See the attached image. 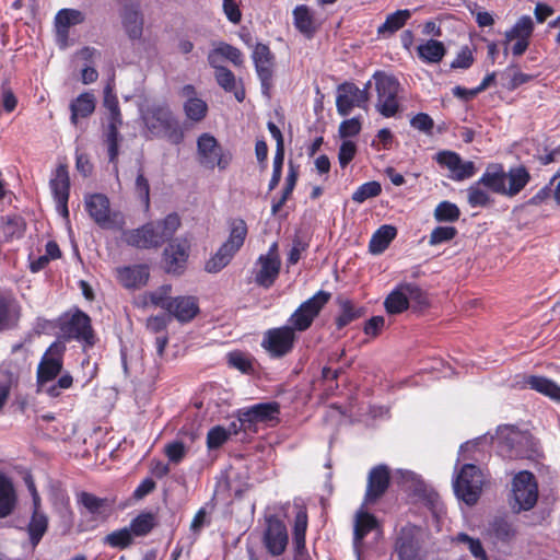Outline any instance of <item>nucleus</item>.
I'll return each instance as SVG.
<instances>
[{
  "mask_svg": "<svg viewBox=\"0 0 560 560\" xmlns=\"http://www.w3.org/2000/svg\"><path fill=\"white\" fill-rule=\"evenodd\" d=\"M530 179V173L524 165L513 166L505 171L503 164L491 163L486 167L477 184L468 188V203L474 208L488 207L493 203V198L479 185L494 194L513 198L529 184Z\"/></svg>",
  "mask_w": 560,
  "mask_h": 560,
  "instance_id": "nucleus-1",
  "label": "nucleus"
},
{
  "mask_svg": "<svg viewBox=\"0 0 560 560\" xmlns=\"http://www.w3.org/2000/svg\"><path fill=\"white\" fill-rule=\"evenodd\" d=\"M495 441L499 455L505 459L535 460L542 454L539 440L528 430H521L513 424L499 425Z\"/></svg>",
  "mask_w": 560,
  "mask_h": 560,
  "instance_id": "nucleus-2",
  "label": "nucleus"
},
{
  "mask_svg": "<svg viewBox=\"0 0 560 560\" xmlns=\"http://www.w3.org/2000/svg\"><path fill=\"white\" fill-rule=\"evenodd\" d=\"M145 128L155 137H165L173 144L184 141V130L167 104H153L142 114Z\"/></svg>",
  "mask_w": 560,
  "mask_h": 560,
  "instance_id": "nucleus-3",
  "label": "nucleus"
},
{
  "mask_svg": "<svg viewBox=\"0 0 560 560\" xmlns=\"http://www.w3.org/2000/svg\"><path fill=\"white\" fill-rule=\"evenodd\" d=\"M376 91V110L385 118L395 117L400 112V83L394 75L376 72L373 75Z\"/></svg>",
  "mask_w": 560,
  "mask_h": 560,
  "instance_id": "nucleus-4",
  "label": "nucleus"
},
{
  "mask_svg": "<svg viewBox=\"0 0 560 560\" xmlns=\"http://www.w3.org/2000/svg\"><path fill=\"white\" fill-rule=\"evenodd\" d=\"M59 330L63 341L75 340L85 348H91L96 342L91 318L80 308H75L69 317L60 319Z\"/></svg>",
  "mask_w": 560,
  "mask_h": 560,
  "instance_id": "nucleus-5",
  "label": "nucleus"
},
{
  "mask_svg": "<svg viewBox=\"0 0 560 560\" xmlns=\"http://www.w3.org/2000/svg\"><path fill=\"white\" fill-rule=\"evenodd\" d=\"M483 474L474 464H464L456 475L453 488L456 497L467 505H475L482 492Z\"/></svg>",
  "mask_w": 560,
  "mask_h": 560,
  "instance_id": "nucleus-6",
  "label": "nucleus"
},
{
  "mask_svg": "<svg viewBox=\"0 0 560 560\" xmlns=\"http://www.w3.org/2000/svg\"><path fill=\"white\" fill-rule=\"evenodd\" d=\"M331 293L319 290L313 296L304 301L288 318V327L293 328L296 334L306 331L313 325L315 318L320 314L325 305L330 301Z\"/></svg>",
  "mask_w": 560,
  "mask_h": 560,
  "instance_id": "nucleus-7",
  "label": "nucleus"
},
{
  "mask_svg": "<svg viewBox=\"0 0 560 560\" xmlns=\"http://www.w3.org/2000/svg\"><path fill=\"white\" fill-rule=\"evenodd\" d=\"M197 161L205 168L223 171L230 165L232 154L223 150L213 135L203 132L197 138Z\"/></svg>",
  "mask_w": 560,
  "mask_h": 560,
  "instance_id": "nucleus-8",
  "label": "nucleus"
},
{
  "mask_svg": "<svg viewBox=\"0 0 560 560\" xmlns=\"http://www.w3.org/2000/svg\"><path fill=\"white\" fill-rule=\"evenodd\" d=\"M512 497L515 512L532 510L538 500V483L529 470L517 472L512 480Z\"/></svg>",
  "mask_w": 560,
  "mask_h": 560,
  "instance_id": "nucleus-9",
  "label": "nucleus"
},
{
  "mask_svg": "<svg viewBox=\"0 0 560 560\" xmlns=\"http://www.w3.org/2000/svg\"><path fill=\"white\" fill-rule=\"evenodd\" d=\"M298 341L293 328L287 325L267 329L262 335L261 348L271 359H282L289 355Z\"/></svg>",
  "mask_w": 560,
  "mask_h": 560,
  "instance_id": "nucleus-10",
  "label": "nucleus"
},
{
  "mask_svg": "<svg viewBox=\"0 0 560 560\" xmlns=\"http://www.w3.org/2000/svg\"><path fill=\"white\" fill-rule=\"evenodd\" d=\"M66 346L62 341L52 342L44 352L36 371V384L44 388L62 371Z\"/></svg>",
  "mask_w": 560,
  "mask_h": 560,
  "instance_id": "nucleus-11",
  "label": "nucleus"
},
{
  "mask_svg": "<svg viewBox=\"0 0 560 560\" xmlns=\"http://www.w3.org/2000/svg\"><path fill=\"white\" fill-rule=\"evenodd\" d=\"M281 406L278 401L258 402L249 407L238 409V418L247 423L249 432L256 433L258 423H267L275 427L280 422Z\"/></svg>",
  "mask_w": 560,
  "mask_h": 560,
  "instance_id": "nucleus-12",
  "label": "nucleus"
},
{
  "mask_svg": "<svg viewBox=\"0 0 560 560\" xmlns=\"http://www.w3.org/2000/svg\"><path fill=\"white\" fill-rule=\"evenodd\" d=\"M252 59L260 81L261 94L270 98L273 89L275 55L271 52L268 45L257 43L254 47Z\"/></svg>",
  "mask_w": 560,
  "mask_h": 560,
  "instance_id": "nucleus-13",
  "label": "nucleus"
},
{
  "mask_svg": "<svg viewBox=\"0 0 560 560\" xmlns=\"http://www.w3.org/2000/svg\"><path fill=\"white\" fill-rule=\"evenodd\" d=\"M190 253V243L187 238L171 241L163 250L164 269L167 273L180 276L186 270Z\"/></svg>",
  "mask_w": 560,
  "mask_h": 560,
  "instance_id": "nucleus-14",
  "label": "nucleus"
},
{
  "mask_svg": "<svg viewBox=\"0 0 560 560\" xmlns=\"http://www.w3.org/2000/svg\"><path fill=\"white\" fill-rule=\"evenodd\" d=\"M420 535L421 528L410 523L399 529L395 539V551L399 560H418Z\"/></svg>",
  "mask_w": 560,
  "mask_h": 560,
  "instance_id": "nucleus-15",
  "label": "nucleus"
},
{
  "mask_svg": "<svg viewBox=\"0 0 560 560\" xmlns=\"http://www.w3.org/2000/svg\"><path fill=\"white\" fill-rule=\"evenodd\" d=\"M259 269L255 272V283L261 288H271L280 272L281 260L277 254V244H272L266 255H260L257 259Z\"/></svg>",
  "mask_w": 560,
  "mask_h": 560,
  "instance_id": "nucleus-16",
  "label": "nucleus"
},
{
  "mask_svg": "<svg viewBox=\"0 0 560 560\" xmlns=\"http://www.w3.org/2000/svg\"><path fill=\"white\" fill-rule=\"evenodd\" d=\"M369 101L366 90H360L354 83H342L338 88L336 106L339 115L348 116L353 107L365 108Z\"/></svg>",
  "mask_w": 560,
  "mask_h": 560,
  "instance_id": "nucleus-17",
  "label": "nucleus"
},
{
  "mask_svg": "<svg viewBox=\"0 0 560 560\" xmlns=\"http://www.w3.org/2000/svg\"><path fill=\"white\" fill-rule=\"evenodd\" d=\"M154 222L143 224L138 229L125 231L124 242L139 249L158 248L162 245V236L158 234Z\"/></svg>",
  "mask_w": 560,
  "mask_h": 560,
  "instance_id": "nucleus-18",
  "label": "nucleus"
},
{
  "mask_svg": "<svg viewBox=\"0 0 560 560\" xmlns=\"http://www.w3.org/2000/svg\"><path fill=\"white\" fill-rule=\"evenodd\" d=\"M84 207L90 218L100 228L109 229L113 226L110 202L106 195L100 192L85 195Z\"/></svg>",
  "mask_w": 560,
  "mask_h": 560,
  "instance_id": "nucleus-19",
  "label": "nucleus"
},
{
  "mask_svg": "<svg viewBox=\"0 0 560 560\" xmlns=\"http://www.w3.org/2000/svg\"><path fill=\"white\" fill-rule=\"evenodd\" d=\"M264 545L271 556H280L288 545V530L285 524L277 516L267 518L264 533Z\"/></svg>",
  "mask_w": 560,
  "mask_h": 560,
  "instance_id": "nucleus-20",
  "label": "nucleus"
},
{
  "mask_svg": "<svg viewBox=\"0 0 560 560\" xmlns=\"http://www.w3.org/2000/svg\"><path fill=\"white\" fill-rule=\"evenodd\" d=\"M390 485V470L384 465L374 466L368 475V485L364 500L366 503H374L380 500Z\"/></svg>",
  "mask_w": 560,
  "mask_h": 560,
  "instance_id": "nucleus-21",
  "label": "nucleus"
},
{
  "mask_svg": "<svg viewBox=\"0 0 560 560\" xmlns=\"http://www.w3.org/2000/svg\"><path fill=\"white\" fill-rule=\"evenodd\" d=\"M180 95L185 97L183 110L187 120L198 124L208 115L209 107L206 101L197 96L196 88L192 84H186L180 89Z\"/></svg>",
  "mask_w": 560,
  "mask_h": 560,
  "instance_id": "nucleus-22",
  "label": "nucleus"
},
{
  "mask_svg": "<svg viewBox=\"0 0 560 560\" xmlns=\"http://www.w3.org/2000/svg\"><path fill=\"white\" fill-rule=\"evenodd\" d=\"M117 281L128 290L144 287L150 278V268L145 264L124 266L116 268Z\"/></svg>",
  "mask_w": 560,
  "mask_h": 560,
  "instance_id": "nucleus-23",
  "label": "nucleus"
},
{
  "mask_svg": "<svg viewBox=\"0 0 560 560\" xmlns=\"http://www.w3.org/2000/svg\"><path fill=\"white\" fill-rule=\"evenodd\" d=\"M77 503L82 506L86 513L91 514L94 520L105 521L113 512L114 502L107 498H100L95 494L81 491L77 494Z\"/></svg>",
  "mask_w": 560,
  "mask_h": 560,
  "instance_id": "nucleus-24",
  "label": "nucleus"
},
{
  "mask_svg": "<svg viewBox=\"0 0 560 560\" xmlns=\"http://www.w3.org/2000/svg\"><path fill=\"white\" fill-rule=\"evenodd\" d=\"M31 490L33 493V513L31 521L27 525V533L33 546L38 545L48 528V517L40 511V498L32 485Z\"/></svg>",
  "mask_w": 560,
  "mask_h": 560,
  "instance_id": "nucleus-25",
  "label": "nucleus"
},
{
  "mask_svg": "<svg viewBox=\"0 0 560 560\" xmlns=\"http://www.w3.org/2000/svg\"><path fill=\"white\" fill-rule=\"evenodd\" d=\"M120 16L122 27L129 39H140L143 34L144 24L143 15L140 10V4L137 2L125 4Z\"/></svg>",
  "mask_w": 560,
  "mask_h": 560,
  "instance_id": "nucleus-26",
  "label": "nucleus"
},
{
  "mask_svg": "<svg viewBox=\"0 0 560 560\" xmlns=\"http://www.w3.org/2000/svg\"><path fill=\"white\" fill-rule=\"evenodd\" d=\"M199 311L197 298L180 295L173 299L172 305L166 312L180 323H189L198 315Z\"/></svg>",
  "mask_w": 560,
  "mask_h": 560,
  "instance_id": "nucleus-27",
  "label": "nucleus"
},
{
  "mask_svg": "<svg viewBox=\"0 0 560 560\" xmlns=\"http://www.w3.org/2000/svg\"><path fill=\"white\" fill-rule=\"evenodd\" d=\"M20 319V306L10 293H0V332L14 328Z\"/></svg>",
  "mask_w": 560,
  "mask_h": 560,
  "instance_id": "nucleus-28",
  "label": "nucleus"
},
{
  "mask_svg": "<svg viewBox=\"0 0 560 560\" xmlns=\"http://www.w3.org/2000/svg\"><path fill=\"white\" fill-rule=\"evenodd\" d=\"M85 16L83 12L77 9H61L55 16L56 34L60 40L67 42L71 26L83 23Z\"/></svg>",
  "mask_w": 560,
  "mask_h": 560,
  "instance_id": "nucleus-29",
  "label": "nucleus"
},
{
  "mask_svg": "<svg viewBox=\"0 0 560 560\" xmlns=\"http://www.w3.org/2000/svg\"><path fill=\"white\" fill-rule=\"evenodd\" d=\"M336 302L339 306L340 313L335 318V325L339 330L361 318L365 313L364 307L357 305L349 298L339 295Z\"/></svg>",
  "mask_w": 560,
  "mask_h": 560,
  "instance_id": "nucleus-30",
  "label": "nucleus"
},
{
  "mask_svg": "<svg viewBox=\"0 0 560 560\" xmlns=\"http://www.w3.org/2000/svg\"><path fill=\"white\" fill-rule=\"evenodd\" d=\"M212 68L214 69V78L219 86L225 92H233L237 102H243L246 93L242 80H240V86L237 88L236 77L229 68L220 66V63Z\"/></svg>",
  "mask_w": 560,
  "mask_h": 560,
  "instance_id": "nucleus-31",
  "label": "nucleus"
},
{
  "mask_svg": "<svg viewBox=\"0 0 560 560\" xmlns=\"http://www.w3.org/2000/svg\"><path fill=\"white\" fill-rule=\"evenodd\" d=\"M25 230L26 222L20 214H7L0 218V236L3 242L21 238Z\"/></svg>",
  "mask_w": 560,
  "mask_h": 560,
  "instance_id": "nucleus-32",
  "label": "nucleus"
},
{
  "mask_svg": "<svg viewBox=\"0 0 560 560\" xmlns=\"http://www.w3.org/2000/svg\"><path fill=\"white\" fill-rule=\"evenodd\" d=\"M96 107V98L91 92H83L70 103V120L77 126L79 118L90 117Z\"/></svg>",
  "mask_w": 560,
  "mask_h": 560,
  "instance_id": "nucleus-33",
  "label": "nucleus"
},
{
  "mask_svg": "<svg viewBox=\"0 0 560 560\" xmlns=\"http://www.w3.org/2000/svg\"><path fill=\"white\" fill-rule=\"evenodd\" d=\"M222 58L230 60L236 67H242L244 63L243 52L226 43H220L218 47L210 50L208 54V62L211 67H217V63H219Z\"/></svg>",
  "mask_w": 560,
  "mask_h": 560,
  "instance_id": "nucleus-34",
  "label": "nucleus"
},
{
  "mask_svg": "<svg viewBox=\"0 0 560 560\" xmlns=\"http://www.w3.org/2000/svg\"><path fill=\"white\" fill-rule=\"evenodd\" d=\"M300 166L294 164L292 161L289 162L288 174L285 176L284 186L282 189L281 197L278 200H272L271 213L277 214L291 198L293 190L298 184L300 176Z\"/></svg>",
  "mask_w": 560,
  "mask_h": 560,
  "instance_id": "nucleus-35",
  "label": "nucleus"
},
{
  "mask_svg": "<svg viewBox=\"0 0 560 560\" xmlns=\"http://www.w3.org/2000/svg\"><path fill=\"white\" fill-rule=\"evenodd\" d=\"M397 235V229L394 225L384 224L380 226L371 236L369 242V252L373 255L384 253Z\"/></svg>",
  "mask_w": 560,
  "mask_h": 560,
  "instance_id": "nucleus-36",
  "label": "nucleus"
},
{
  "mask_svg": "<svg viewBox=\"0 0 560 560\" xmlns=\"http://www.w3.org/2000/svg\"><path fill=\"white\" fill-rule=\"evenodd\" d=\"M293 24L295 28L307 38H312L317 30L313 13L305 4H299L294 8Z\"/></svg>",
  "mask_w": 560,
  "mask_h": 560,
  "instance_id": "nucleus-37",
  "label": "nucleus"
},
{
  "mask_svg": "<svg viewBox=\"0 0 560 560\" xmlns=\"http://www.w3.org/2000/svg\"><path fill=\"white\" fill-rule=\"evenodd\" d=\"M49 185L55 200L69 199L70 177L67 165L57 166Z\"/></svg>",
  "mask_w": 560,
  "mask_h": 560,
  "instance_id": "nucleus-38",
  "label": "nucleus"
},
{
  "mask_svg": "<svg viewBox=\"0 0 560 560\" xmlns=\"http://www.w3.org/2000/svg\"><path fill=\"white\" fill-rule=\"evenodd\" d=\"M16 504V494L12 481L0 472V518L9 516Z\"/></svg>",
  "mask_w": 560,
  "mask_h": 560,
  "instance_id": "nucleus-39",
  "label": "nucleus"
},
{
  "mask_svg": "<svg viewBox=\"0 0 560 560\" xmlns=\"http://www.w3.org/2000/svg\"><path fill=\"white\" fill-rule=\"evenodd\" d=\"M525 383L530 389L560 402V386L555 381L545 376L530 375Z\"/></svg>",
  "mask_w": 560,
  "mask_h": 560,
  "instance_id": "nucleus-40",
  "label": "nucleus"
},
{
  "mask_svg": "<svg viewBox=\"0 0 560 560\" xmlns=\"http://www.w3.org/2000/svg\"><path fill=\"white\" fill-rule=\"evenodd\" d=\"M248 233L246 222L241 219H233L230 222V234L228 240L222 244L225 248L236 254L241 247L244 245Z\"/></svg>",
  "mask_w": 560,
  "mask_h": 560,
  "instance_id": "nucleus-41",
  "label": "nucleus"
},
{
  "mask_svg": "<svg viewBox=\"0 0 560 560\" xmlns=\"http://www.w3.org/2000/svg\"><path fill=\"white\" fill-rule=\"evenodd\" d=\"M411 18V12L407 9L397 10L386 16L385 22L377 27V35L388 37L402 28Z\"/></svg>",
  "mask_w": 560,
  "mask_h": 560,
  "instance_id": "nucleus-42",
  "label": "nucleus"
},
{
  "mask_svg": "<svg viewBox=\"0 0 560 560\" xmlns=\"http://www.w3.org/2000/svg\"><path fill=\"white\" fill-rule=\"evenodd\" d=\"M418 56L427 63H439L446 54L444 44L440 40L429 39L417 48Z\"/></svg>",
  "mask_w": 560,
  "mask_h": 560,
  "instance_id": "nucleus-43",
  "label": "nucleus"
},
{
  "mask_svg": "<svg viewBox=\"0 0 560 560\" xmlns=\"http://www.w3.org/2000/svg\"><path fill=\"white\" fill-rule=\"evenodd\" d=\"M384 307L390 315L401 314L409 308L407 293L402 289V284L394 289L385 299Z\"/></svg>",
  "mask_w": 560,
  "mask_h": 560,
  "instance_id": "nucleus-44",
  "label": "nucleus"
},
{
  "mask_svg": "<svg viewBox=\"0 0 560 560\" xmlns=\"http://www.w3.org/2000/svg\"><path fill=\"white\" fill-rule=\"evenodd\" d=\"M377 527V518L369 512H360L357 515L353 541L360 544L372 530Z\"/></svg>",
  "mask_w": 560,
  "mask_h": 560,
  "instance_id": "nucleus-45",
  "label": "nucleus"
},
{
  "mask_svg": "<svg viewBox=\"0 0 560 560\" xmlns=\"http://www.w3.org/2000/svg\"><path fill=\"white\" fill-rule=\"evenodd\" d=\"M534 32V22L529 15L521 16L511 30L505 32V44L514 39H530Z\"/></svg>",
  "mask_w": 560,
  "mask_h": 560,
  "instance_id": "nucleus-46",
  "label": "nucleus"
},
{
  "mask_svg": "<svg viewBox=\"0 0 560 560\" xmlns=\"http://www.w3.org/2000/svg\"><path fill=\"white\" fill-rule=\"evenodd\" d=\"M308 524L307 511L305 508H300L295 514L293 526V544L295 550L306 549L305 535Z\"/></svg>",
  "mask_w": 560,
  "mask_h": 560,
  "instance_id": "nucleus-47",
  "label": "nucleus"
},
{
  "mask_svg": "<svg viewBox=\"0 0 560 560\" xmlns=\"http://www.w3.org/2000/svg\"><path fill=\"white\" fill-rule=\"evenodd\" d=\"M156 526L154 514L151 512L140 513L130 522L129 530L132 536H147Z\"/></svg>",
  "mask_w": 560,
  "mask_h": 560,
  "instance_id": "nucleus-48",
  "label": "nucleus"
},
{
  "mask_svg": "<svg viewBox=\"0 0 560 560\" xmlns=\"http://www.w3.org/2000/svg\"><path fill=\"white\" fill-rule=\"evenodd\" d=\"M235 254L223 245L219 247L214 255H212L205 264V270L209 273H217L226 267Z\"/></svg>",
  "mask_w": 560,
  "mask_h": 560,
  "instance_id": "nucleus-49",
  "label": "nucleus"
},
{
  "mask_svg": "<svg viewBox=\"0 0 560 560\" xmlns=\"http://www.w3.org/2000/svg\"><path fill=\"white\" fill-rule=\"evenodd\" d=\"M103 542L112 548L124 550L132 545L133 537L128 527H124L107 534Z\"/></svg>",
  "mask_w": 560,
  "mask_h": 560,
  "instance_id": "nucleus-50",
  "label": "nucleus"
},
{
  "mask_svg": "<svg viewBox=\"0 0 560 560\" xmlns=\"http://www.w3.org/2000/svg\"><path fill=\"white\" fill-rule=\"evenodd\" d=\"M452 541L455 544L466 545L475 559L489 560L479 538H472L466 533H458L455 537L452 538Z\"/></svg>",
  "mask_w": 560,
  "mask_h": 560,
  "instance_id": "nucleus-51",
  "label": "nucleus"
},
{
  "mask_svg": "<svg viewBox=\"0 0 560 560\" xmlns=\"http://www.w3.org/2000/svg\"><path fill=\"white\" fill-rule=\"evenodd\" d=\"M158 234L162 236V244L172 238L180 226V219L177 213H170L163 220L154 222Z\"/></svg>",
  "mask_w": 560,
  "mask_h": 560,
  "instance_id": "nucleus-52",
  "label": "nucleus"
},
{
  "mask_svg": "<svg viewBox=\"0 0 560 560\" xmlns=\"http://www.w3.org/2000/svg\"><path fill=\"white\" fill-rule=\"evenodd\" d=\"M460 217V210L457 205L444 200L441 201L434 209V219L438 222H456Z\"/></svg>",
  "mask_w": 560,
  "mask_h": 560,
  "instance_id": "nucleus-53",
  "label": "nucleus"
},
{
  "mask_svg": "<svg viewBox=\"0 0 560 560\" xmlns=\"http://www.w3.org/2000/svg\"><path fill=\"white\" fill-rule=\"evenodd\" d=\"M228 363L231 368L244 374H253L255 372L253 358L242 351L230 352L228 354Z\"/></svg>",
  "mask_w": 560,
  "mask_h": 560,
  "instance_id": "nucleus-54",
  "label": "nucleus"
},
{
  "mask_svg": "<svg viewBox=\"0 0 560 560\" xmlns=\"http://www.w3.org/2000/svg\"><path fill=\"white\" fill-rule=\"evenodd\" d=\"M171 293H172V285L163 284V285L159 287L156 290L150 292L148 294V298L152 305L167 311L168 307L172 305V302L174 299L171 296Z\"/></svg>",
  "mask_w": 560,
  "mask_h": 560,
  "instance_id": "nucleus-55",
  "label": "nucleus"
},
{
  "mask_svg": "<svg viewBox=\"0 0 560 560\" xmlns=\"http://www.w3.org/2000/svg\"><path fill=\"white\" fill-rule=\"evenodd\" d=\"M508 75V82L505 83V88L509 91H514L523 84H526L535 79V75L524 73L516 69V66H509L504 72Z\"/></svg>",
  "mask_w": 560,
  "mask_h": 560,
  "instance_id": "nucleus-56",
  "label": "nucleus"
},
{
  "mask_svg": "<svg viewBox=\"0 0 560 560\" xmlns=\"http://www.w3.org/2000/svg\"><path fill=\"white\" fill-rule=\"evenodd\" d=\"M382 192V186L378 182L372 180L360 185L352 194V200L362 203L369 198L377 197Z\"/></svg>",
  "mask_w": 560,
  "mask_h": 560,
  "instance_id": "nucleus-57",
  "label": "nucleus"
},
{
  "mask_svg": "<svg viewBox=\"0 0 560 560\" xmlns=\"http://www.w3.org/2000/svg\"><path fill=\"white\" fill-rule=\"evenodd\" d=\"M458 231L455 226L439 225L432 230L429 236V244L431 246L447 243L456 237Z\"/></svg>",
  "mask_w": 560,
  "mask_h": 560,
  "instance_id": "nucleus-58",
  "label": "nucleus"
},
{
  "mask_svg": "<svg viewBox=\"0 0 560 560\" xmlns=\"http://www.w3.org/2000/svg\"><path fill=\"white\" fill-rule=\"evenodd\" d=\"M135 192L141 203L144 206L145 209H149L150 207V184L149 179L144 175V171L141 167H139L136 182H135Z\"/></svg>",
  "mask_w": 560,
  "mask_h": 560,
  "instance_id": "nucleus-59",
  "label": "nucleus"
},
{
  "mask_svg": "<svg viewBox=\"0 0 560 560\" xmlns=\"http://www.w3.org/2000/svg\"><path fill=\"white\" fill-rule=\"evenodd\" d=\"M73 385V377L69 373L62 374L57 382L47 384L44 388H38L50 398H57L62 389H69Z\"/></svg>",
  "mask_w": 560,
  "mask_h": 560,
  "instance_id": "nucleus-60",
  "label": "nucleus"
},
{
  "mask_svg": "<svg viewBox=\"0 0 560 560\" xmlns=\"http://www.w3.org/2000/svg\"><path fill=\"white\" fill-rule=\"evenodd\" d=\"M491 530L494 536L502 541H508L515 535L513 525L503 517L494 518L491 524Z\"/></svg>",
  "mask_w": 560,
  "mask_h": 560,
  "instance_id": "nucleus-61",
  "label": "nucleus"
},
{
  "mask_svg": "<svg viewBox=\"0 0 560 560\" xmlns=\"http://www.w3.org/2000/svg\"><path fill=\"white\" fill-rule=\"evenodd\" d=\"M229 440V432L222 425L212 427L207 433V447L220 448Z\"/></svg>",
  "mask_w": 560,
  "mask_h": 560,
  "instance_id": "nucleus-62",
  "label": "nucleus"
},
{
  "mask_svg": "<svg viewBox=\"0 0 560 560\" xmlns=\"http://www.w3.org/2000/svg\"><path fill=\"white\" fill-rule=\"evenodd\" d=\"M410 126L427 136L433 135L434 120L427 113H418L410 119Z\"/></svg>",
  "mask_w": 560,
  "mask_h": 560,
  "instance_id": "nucleus-63",
  "label": "nucleus"
},
{
  "mask_svg": "<svg viewBox=\"0 0 560 560\" xmlns=\"http://www.w3.org/2000/svg\"><path fill=\"white\" fill-rule=\"evenodd\" d=\"M285 151H276L272 163V174L268 184V190L272 191L277 188L281 180L282 167L284 163Z\"/></svg>",
  "mask_w": 560,
  "mask_h": 560,
  "instance_id": "nucleus-64",
  "label": "nucleus"
}]
</instances>
